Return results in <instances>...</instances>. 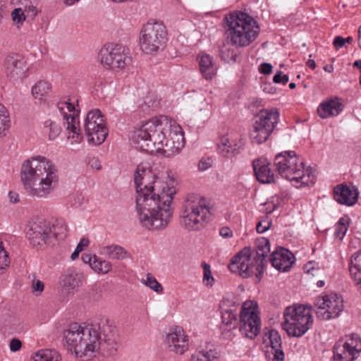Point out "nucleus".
I'll use <instances>...</instances> for the list:
<instances>
[{
  "instance_id": "obj_1",
  "label": "nucleus",
  "mask_w": 361,
  "mask_h": 361,
  "mask_svg": "<svg viewBox=\"0 0 361 361\" xmlns=\"http://www.w3.org/2000/svg\"><path fill=\"white\" fill-rule=\"evenodd\" d=\"M134 180L140 224L149 230L164 228L172 218L171 203L176 193L173 183L159 180L147 164L137 166Z\"/></svg>"
},
{
  "instance_id": "obj_2",
  "label": "nucleus",
  "mask_w": 361,
  "mask_h": 361,
  "mask_svg": "<svg viewBox=\"0 0 361 361\" xmlns=\"http://www.w3.org/2000/svg\"><path fill=\"white\" fill-rule=\"evenodd\" d=\"M132 139L142 151L162 152L166 157L178 154L185 145L180 126L164 116L144 123L133 132Z\"/></svg>"
},
{
  "instance_id": "obj_3",
  "label": "nucleus",
  "mask_w": 361,
  "mask_h": 361,
  "mask_svg": "<svg viewBox=\"0 0 361 361\" xmlns=\"http://www.w3.org/2000/svg\"><path fill=\"white\" fill-rule=\"evenodd\" d=\"M20 179L27 195L44 198L54 190L59 182V176L56 166L50 160L38 156L24 161Z\"/></svg>"
},
{
  "instance_id": "obj_4",
  "label": "nucleus",
  "mask_w": 361,
  "mask_h": 361,
  "mask_svg": "<svg viewBox=\"0 0 361 361\" xmlns=\"http://www.w3.org/2000/svg\"><path fill=\"white\" fill-rule=\"evenodd\" d=\"M116 329L107 319H102L98 324H88L85 335L75 356L90 360L100 348L109 353L116 350Z\"/></svg>"
},
{
  "instance_id": "obj_5",
  "label": "nucleus",
  "mask_w": 361,
  "mask_h": 361,
  "mask_svg": "<svg viewBox=\"0 0 361 361\" xmlns=\"http://www.w3.org/2000/svg\"><path fill=\"white\" fill-rule=\"evenodd\" d=\"M269 252V241L262 238L258 240L256 250L243 248L232 259L228 268L243 277L246 278L252 274L258 276L263 271L264 262Z\"/></svg>"
},
{
  "instance_id": "obj_6",
  "label": "nucleus",
  "mask_w": 361,
  "mask_h": 361,
  "mask_svg": "<svg viewBox=\"0 0 361 361\" xmlns=\"http://www.w3.org/2000/svg\"><path fill=\"white\" fill-rule=\"evenodd\" d=\"M227 34L233 44L238 47L249 45L257 36L259 27L256 21L243 12H236L226 18Z\"/></svg>"
},
{
  "instance_id": "obj_7",
  "label": "nucleus",
  "mask_w": 361,
  "mask_h": 361,
  "mask_svg": "<svg viewBox=\"0 0 361 361\" xmlns=\"http://www.w3.org/2000/svg\"><path fill=\"white\" fill-rule=\"evenodd\" d=\"M274 165L279 173L290 181L300 183L301 185L314 183V174L311 168L305 171L303 161L294 152H285L275 157Z\"/></svg>"
},
{
  "instance_id": "obj_8",
  "label": "nucleus",
  "mask_w": 361,
  "mask_h": 361,
  "mask_svg": "<svg viewBox=\"0 0 361 361\" xmlns=\"http://www.w3.org/2000/svg\"><path fill=\"white\" fill-rule=\"evenodd\" d=\"M282 328L288 336L300 337L305 334L313 323L311 306L294 305L286 308Z\"/></svg>"
},
{
  "instance_id": "obj_9",
  "label": "nucleus",
  "mask_w": 361,
  "mask_h": 361,
  "mask_svg": "<svg viewBox=\"0 0 361 361\" xmlns=\"http://www.w3.org/2000/svg\"><path fill=\"white\" fill-rule=\"evenodd\" d=\"M209 215L205 199L190 195L185 200L180 216V224L186 229L198 230L204 226Z\"/></svg>"
},
{
  "instance_id": "obj_10",
  "label": "nucleus",
  "mask_w": 361,
  "mask_h": 361,
  "mask_svg": "<svg viewBox=\"0 0 361 361\" xmlns=\"http://www.w3.org/2000/svg\"><path fill=\"white\" fill-rule=\"evenodd\" d=\"M78 100L63 99L58 102L57 107L63 116L64 134L71 145L79 144L83 140L80 133Z\"/></svg>"
},
{
  "instance_id": "obj_11",
  "label": "nucleus",
  "mask_w": 361,
  "mask_h": 361,
  "mask_svg": "<svg viewBox=\"0 0 361 361\" xmlns=\"http://www.w3.org/2000/svg\"><path fill=\"white\" fill-rule=\"evenodd\" d=\"M166 36L167 31L162 23L148 22L140 32V48L148 54L156 53L164 47Z\"/></svg>"
},
{
  "instance_id": "obj_12",
  "label": "nucleus",
  "mask_w": 361,
  "mask_h": 361,
  "mask_svg": "<svg viewBox=\"0 0 361 361\" xmlns=\"http://www.w3.org/2000/svg\"><path fill=\"white\" fill-rule=\"evenodd\" d=\"M84 130L90 144L99 145L104 142L108 130L104 116L99 110L88 112L85 119Z\"/></svg>"
},
{
  "instance_id": "obj_13",
  "label": "nucleus",
  "mask_w": 361,
  "mask_h": 361,
  "mask_svg": "<svg viewBox=\"0 0 361 361\" xmlns=\"http://www.w3.org/2000/svg\"><path fill=\"white\" fill-rule=\"evenodd\" d=\"M258 314L256 302L246 301L243 303L240 314L239 331L245 337L253 339L259 333L260 319Z\"/></svg>"
},
{
  "instance_id": "obj_14",
  "label": "nucleus",
  "mask_w": 361,
  "mask_h": 361,
  "mask_svg": "<svg viewBox=\"0 0 361 361\" xmlns=\"http://www.w3.org/2000/svg\"><path fill=\"white\" fill-rule=\"evenodd\" d=\"M99 59L103 66L114 71L123 69L130 62L126 49L118 44L104 46Z\"/></svg>"
},
{
  "instance_id": "obj_15",
  "label": "nucleus",
  "mask_w": 361,
  "mask_h": 361,
  "mask_svg": "<svg viewBox=\"0 0 361 361\" xmlns=\"http://www.w3.org/2000/svg\"><path fill=\"white\" fill-rule=\"evenodd\" d=\"M316 314L321 320H329L337 317L343 309V301L336 293L319 296L316 299Z\"/></svg>"
},
{
  "instance_id": "obj_16",
  "label": "nucleus",
  "mask_w": 361,
  "mask_h": 361,
  "mask_svg": "<svg viewBox=\"0 0 361 361\" xmlns=\"http://www.w3.org/2000/svg\"><path fill=\"white\" fill-rule=\"evenodd\" d=\"M26 235L34 247H43L51 239V222L44 219L30 221L27 225Z\"/></svg>"
},
{
  "instance_id": "obj_17",
  "label": "nucleus",
  "mask_w": 361,
  "mask_h": 361,
  "mask_svg": "<svg viewBox=\"0 0 361 361\" xmlns=\"http://www.w3.org/2000/svg\"><path fill=\"white\" fill-rule=\"evenodd\" d=\"M361 353V338L352 334L345 342L339 341L334 347V361H354Z\"/></svg>"
},
{
  "instance_id": "obj_18",
  "label": "nucleus",
  "mask_w": 361,
  "mask_h": 361,
  "mask_svg": "<svg viewBox=\"0 0 361 361\" xmlns=\"http://www.w3.org/2000/svg\"><path fill=\"white\" fill-rule=\"evenodd\" d=\"M166 342L170 350L176 355H183L188 350V336L181 326L171 327L166 334Z\"/></svg>"
},
{
  "instance_id": "obj_19",
  "label": "nucleus",
  "mask_w": 361,
  "mask_h": 361,
  "mask_svg": "<svg viewBox=\"0 0 361 361\" xmlns=\"http://www.w3.org/2000/svg\"><path fill=\"white\" fill-rule=\"evenodd\" d=\"M87 327L88 324L75 322L69 324L63 332V338L66 346L75 355L82 341Z\"/></svg>"
},
{
  "instance_id": "obj_20",
  "label": "nucleus",
  "mask_w": 361,
  "mask_h": 361,
  "mask_svg": "<svg viewBox=\"0 0 361 361\" xmlns=\"http://www.w3.org/2000/svg\"><path fill=\"white\" fill-rule=\"evenodd\" d=\"M216 146L220 154L231 156L243 146V140L240 135L233 133L220 134L216 140Z\"/></svg>"
},
{
  "instance_id": "obj_21",
  "label": "nucleus",
  "mask_w": 361,
  "mask_h": 361,
  "mask_svg": "<svg viewBox=\"0 0 361 361\" xmlns=\"http://www.w3.org/2000/svg\"><path fill=\"white\" fill-rule=\"evenodd\" d=\"M358 195V190L354 185L339 184L334 189V197L341 204L354 205L357 202Z\"/></svg>"
},
{
  "instance_id": "obj_22",
  "label": "nucleus",
  "mask_w": 361,
  "mask_h": 361,
  "mask_svg": "<svg viewBox=\"0 0 361 361\" xmlns=\"http://www.w3.org/2000/svg\"><path fill=\"white\" fill-rule=\"evenodd\" d=\"M6 71L9 77L14 80H21L27 71L26 61L18 54H11L6 58Z\"/></svg>"
},
{
  "instance_id": "obj_23",
  "label": "nucleus",
  "mask_w": 361,
  "mask_h": 361,
  "mask_svg": "<svg viewBox=\"0 0 361 361\" xmlns=\"http://www.w3.org/2000/svg\"><path fill=\"white\" fill-rule=\"evenodd\" d=\"M271 262L274 267L279 271H286L294 262L293 255L286 249L280 248L275 250L271 258Z\"/></svg>"
},
{
  "instance_id": "obj_24",
  "label": "nucleus",
  "mask_w": 361,
  "mask_h": 361,
  "mask_svg": "<svg viewBox=\"0 0 361 361\" xmlns=\"http://www.w3.org/2000/svg\"><path fill=\"white\" fill-rule=\"evenodd\" d=\"M253 168L257 180L262 183L274 182V174L270 169V162L264 158L253 161Z\"/></svg>"
},
{
  "instance_id": "obj_25",
  "label": "nucleus",
  "mask_w": 361,
  "mask_h": 361,
  "mask_svg": "<svg viewBox=\"0 0 361 361\" xmlns=\"http://www.w3.org/2000/svg\"><path fill=\"white\" fill-rule=\"evenodd\" d=\"M264 341L270 345L269 353L274 355L276 361H283L284 354L281 348V338L279 332L276 330H270L265 334Z\"/></svg>"
},
{
  "instance_id": "obj_26",
  "label": "nucleus",
  "mask_w": 361,
  "mask_h": 361,
  "mask_svg": "<svg viewBox=\"0 0 361 361\" xmlns=\"http://www.w3.org/2000/svg\"><path fill=\"white\" fill-rule=\"evenodd\" d=\"M343 109V104L338 98L331 99L319 104L317 112L322 118L338 115Z\"/></svg>"
},
{
  "instance_id": "obj_27",
  "label": "nucleus",
  "mask_w": 361,
  "mask_h": 361,
  "mask_svg": "<svg viewBox=\"0 0 361 361\" xmlns=\"http://www.w3.org/2000/svg\"><path fill=\"white\" fill-rule=\"evenodd\" d=\"M349 271L355 287L361 293V250L351 256Z\"/></svg>"
},
{
  "instance_id": "obj_28",
  "label": "nucleus",
  "mask_w": 361,
  "mask_h": 361,
  "mask_svg": "<svg viewBox=\"0 0 361 361\" xmlns=\"http://www.w3.org/2000/svg\"><path fill=\"white\" fill-rule=\"evenodd\" d=\"M279 118V112L276 109H262L256 116L257 122L264 125L272 130H274Z\"/></svg>"
},
{
  "instance_id": "obj_29",
  "label": "nucleus",
  "mask_w": 361,
  "mask_h": 361,
  "mask_svg": "<svg viewBox=\"0 0 361 361\" xmlns=\"http://www.w3.org/2000/svg\"><path fill=\"white\" fill-rule=\"evenodd\" d=\"M237 328V319L231 311H226L222 314V324L221 329L222 334L226 338H232V331Z\"/></svg>"
},
{
  "instance_id": "obj_30",
  "label": "nucleus",
  "mask_w": 361,
  "mask_h": 361,
  "mask_svg": "<svg viewBox=\"0 0 361 361\" xmlns=\"http://www.w3.org/2000/svg\"><path fill=\"white\" fill-rule=\"evenodd\" d=\"M201 73L207 80H212L216 73L212 57L208 54H202L198 58Z\"/></svg>"
},
{
  "instance_id": "obj_31",
  "label": "nucleus",
  "mask_w": 361,
  "mask_h": 361,
  "mask_svg": "<svg viewBox=\"0 0 361 361\" xmlns=\"http://www.w3.org/2000/svg\"><path fill=\"white\" fill-rule=\"evenodd\" d=\"M273 131L269 126L267 128L264 125L255 121L251 132V137L254 142L261 144L267 140Z\"/></svg>"
},
{
  "instance_id": "obj_32",
  "label": "nucleus",
  "mask_w": 361,
  "mask_h": 361,
  "mask_svg": "<svg viewBox=\"0 0 361 361\" xmlns=\"http://www.w3.org/2000/svg\"><path fill=\"white\" fill-rule=\"evenodd\" d=\"M100 253L110 259H123L126 257L127 252L118 245H111L101 248Z\"/></svg>"
},
{
  "instance_id": "obj_33",
  "label": "nucleus",
  "mask_w": 361,
  "mask_h": 361,
  "mask_svg": "<svg viewBox=\"0 0 361 361\" xmlns=\"http://www.w3.org/2000/svg\"><path fill=\"white\" fill-rule=\"evenodd\" d=\"M51 238L63 240L68 233V226L63 219H56L51 222Z\"/></svg>"
},
{
  "instance_id": "obj_34",
  "label": "nucleus",
  "mask_w": 361,
  "mask_h": 361,
  "mask_svg": "<svg viewBox=\"0 0 361 361\" xmlns=\"http://www.w3.org/2000/svg\"><path fill=\"white\" fill-rule=\"evenodd\" d=\"M51 89V85L46 81H39L32 87V96L37 99H42L47 96Z\"/></svg>"
},
{
  "instance_id": "obj_35",
  "label": "nucleus",
  "mask_w": 361,
  "mask_h": 361,
  "mask_svg": "<svg viewBox=\"0 0 361 361\" xmlns=\"http://www.w3.org/2000/svg\"><path fill=\"white\" fill-rule=\"evenodd\" d=\"M37 361H61V356L53 349H43L35 353L34 357Z\"/></svg>"
},
{
  "instance_id": "obj_36",
  "label": "nucleus",
  "mask_w": 361,
  "mask_h": 361,
  "mask_svg": "<svg viewBox=\"0 0 361 361\" xmlns=\"http://www.w3.org/2000/svg\"><path fill=\"white\" fill-rule=\"evenodd\" d=\"M217 353L215 350H199L191 355L190 361H216Z\"/></svg>"
},
{
  "instance_id": "obj_37",
  "label": "nucleus",
  "mask_w": 361,
  "mask_h": 361,
  "mask_svg": "<svg viewBox=\"0 0 361 361\" xmlns=\"http://www.w3.org/2000/svg\"><path fill=\"white\" fill-rule=\"evenodd\" d=\"M91 268L98 274H107L111 269V264L109 262L94 256V261L91 262Z\"/></svg>"
},
{
  "instance_id": "obj_38",
  "label": "nucleus",
  "mask_w": 361,
  "mask_h": 361,
  "mask_svg": "<svg viewBox=\"0 0 361 361\" xmlns=\"http://www.w3.org/2000/svg\"><path fill=\"white\" fill-rule=\"evenodd\" d=\"M9 114L6 107L0 104V137L6 135L10 128Z\"/></svg>"
},
{
  "instance_id": "obj_39",
  "label": "nucleus",
  "mask_w": 361,
  "mask_h": 361,
  "mask_svg": "<svg viewBox=\"0 0 361 361\" xmlns=\"http://www.w3.org/2000/svg\"><path fill=\"white\" fill-rule=\"evenodd\" d=\"M82 275L75 272L68 273L63 277V285L71 288L79 287L82 285Z\"/></svg>"
},
{
  "instance_id": "obj_40",
  "label": "nucleus",
  "mask_w": 361,
  "mask_h": 361,
  "mask_svg": "<svg viewBox=\"0 0 361 361\" xmlns=\"http://www.w3.org/2000/svg\"><path fill=\"white\" fill-rule=\"evenodd\" d=\"M349 222L350 220L346 216L342 217L339 219L334 232L336 238H338L339 240H341L343 238L348 231Z\"/></svg>"
},
{
  "instance_id": "obj_41",
  "label": "nucleus",
  "mask_w": 361,
  "mask_h": 361,
  "mask_svg": "<svg viewBox=\"0 0 361 361\" xmlns=\"http://www.w3.org/2000/svg\"><path fill=\"white\" fill-rule=\"evenodd\" d=\"M45 127L49 128L48 135L49 140H54L61 134L62 128L56 121L47 120L44 123Z\"/></svg>"
},
{
  "instance_id": "obj_42",
  "label": "nucleus",
  "mask_w": 361,
  "mask_h": 361,
  "mask_svg": "<svg viewBox=\"0 0 361 361\" xmlns=\"http://www.w3.org/2000/svg\"><path fill=\"white\" fill-rule=\"evenodd\" d=\"M220 57L226 62H229L231 60H235V54L234 50L231 48L229 44H224L219 49Z\"/></svg>"
},
{
  "instance_id": "obj_43",
  "label": "nucleus",
  "mask_w": 361,
  "mask_h": 361,
  "mask_svg": "<svg viewBox=\"0 0 361 361\" xmlns=\"http://www.w3.org/2000/svg\"><path fill=\"white\" fill-rule=\"evenodd\" d=\"M201 266L203 269V283L205 286L212 287L214 283V279L212 276L210 265L202 262Z\"/></svg>"
},
{
  "instance_id": "obj_44",
  "label": "nucleus",
  "mask_w": 361,
  "mask_h": 361,
  "mask_svg": "<svg viewBox=\"0 0 361 361\" xmlns=\"http://www.w3.org/2000/svg\"><path fill=\"white\" fill-rule=\"evenodd\" d=\"M10 259L8 252L5 250L3 243L0 240V273L8 268Z\"/></svg>"
},
{
  "instance_id": "obj_45",
  "label": "nucleus",
  "mask_w": 361,
  "mask_h": 361,
  "mask_svg": "<svg viewBox=\"0 0 361 361\" xmlns=\"http://www.w3.org/2000/svg\"><path fill=\"white\" fill-rule=\"evenodd\" d=\"M11 18L14 23L19 27L21 25L26 19V16L23 11L22 8H15L11 12Z\"/></svg>"
},
{
  "instance_id": "obj_46",
  "label": "nucleus",
  "mask_w": 361,
  "mask_h": 361,
  "mask_svg": "<svg viewBox=\"0 0 361 361\" xmlns=\"http://www.w3.org/2000/svg\"><path fill=\"white\" fill-rule=\"evenodd\" d=\"M304 271L305 273L312 275V276H319L322 273L318 264L315 262H309L304 266Z\"/></svg>"
},
{
  "instance_id": "obj_47",
  "label": "nucleus",
  "mask_w": 361,
  "mask_h": 361,
  "mask_svg": "<svg viewBox=\"0 0 361 361\" xmlns=\"http://www.w3.org/2000/svg\"><path fill=\"white\" fill-rule=\"evenodd\" d=\"M145 283L157 293L162 290V287L160 283L149 274H147Z\"/></svg>"
},
{
  "instance_id": "obj_48",
  "label": "nucleus",
  "mask_w": 361,
  "mask_h": 361,
  "mask_svg": "<svg viewBox=\"0 0 361 361\" xmlns=\"http://www.w3.org/2000/svg\"><path fill=\"white\" fill-rule=\"evenodd\" d=\"M44 289V284L39 280H34L32 283V292L36 296H39Z\"/></svg>"
},
{
  "instance_id": "obj_49",
  "label": "nucleus",
  "mask_w": 361,
  "mask_h": 361,
  "mask_svg": "<svg viewBox=\"0 0 361 361\" xmlns=\"http://www.w3.org/2000/svg\"><path fill=\"white\" fill-rule=\"evenodd\" d=\"M271 226V222L269 221H260L257 223L256 226V230L258 233H262L267 231Z\"/></svg>"
},
{
  "instance_id": "obj_50",
  "label": "nucleus",
  "mask_w": 361,
  "mask_h": 361,
  "mask_svg": "<svg viewBox=\"0 0 361 361\" xmlns=\"http://www.w3.org/2000/svg\"><path fill=\"white\" fill-rule=\"evenodd\" d=\"M273 80L275 83H281V82L283 85H285L288 81V75H283L282 71H279L274 76Z\"/></svg>"
},
{
  "instance_id": "obj_51",
  "label": "nucleus",
  "mask_w": 361,
  "mask_h": 361,
  "mask_svg": "<svg viewBox=\"0 0 361 361\" xmlns=\"http://www.w3.org/2000/svg\"><path fill=\"white\" fill-rule=\"evenodd\" d=\"M212 161L211 159H202L198 164V168L200 171H206L212 166Z\"/></svg>"
},
{
  "instance_id": "obj_52",
  "label": "nucleus",
  "mask_w": 361,
  "mask_h": 361,
  "mask_svg": "<svg viewBox=\"0 0 361 361\" xmlns=\"http://www.w3.org/2000/svg\"><path fill=\"white\" fill-rule=\"evenodd\" d=\"M22 346L21 341L17 338H13L10 342V349L13 352L18 351Z\"/></svg>"
},
{
  "instance_id": "obj_53",
  "label": "nucleus",
  "mask_w": 361,
  "mask_h": 361,
  "mask_svg": "<svg viewBox=\"0 0 361 361\" xmlns=\"http://www.w3.org/2000/svg\"><path fill=\"white\" fill-rule=\"evenodd\" d=\"M272 66L270 63H264L260 66L259 71L263 74H269L271 72Z\"/></svg>"
},
{
  "instance_id": "obj_54",
  "label": "nucleus",
  "mask_w": 361,
  "mask_h": 361,
  "mask_svg": "<svg viewBox=\"0 0 361 361\" xmlns=\"http://www.w3.org/2000/svg\"><path fill=\"white\" fill-rule=\"evenodd\" d=\"M333 44L336 49L341 48L345 44L344 38L341 36H336L334 39Z\"/></svg>"
},
{
  "instance_id": "obj_55",
  "label": "nucleus",
  "mask_w": 361,
  "mask_h": 361,
  "mask_svg": "<svg viewBox=\"0 0 361 361\" xmlns=\"http://www.w3.org/2000/svg\"><path fill=\"white\" fill-rule=\"evenodd\" d=\"M25 11L27 13L28 15H30L31 16L33 17L37 14V9L35 6L32 5L26 6Z\"/></svg>"
},
{
  "instance_id": "obj_56",
  "label": "nucleus",
  "mask_w": 361,
  "mask_h": 361,
  "mask_svg": "<svg viewBox=\"0 0 361 361\" xmlns=\"http://www.w3.org/2000/svg\"><path fill=\"white\" fill-rule=\"evenodd\" d=\"M89 243L90 242L88 239L82 238L77 245L76 249L82 252L83 249L89 245Z\"/></svg>"
},
{
  "instance_id": "obj_57",
  "label": "nucleus",
  "mask_w": 361,
  "mask_h": 361,
  "mask_svg": "<svg viewBox=\"0 0 361 361\" xmlns=\"http://www.w3.org/2000/svg\"><path fill=\"white\" fill-rule=\"evenodd\" d=\"M220 235L224 238H229L232 236L233 233L228 228L225 227L221 229Z\"/></svg>"
},
{
  "instance_id": "obj_58",
  "label": "nucleus",
  "mask_w": 361,
  "mask_h": 361,
  "mask_svg": "<svg viewBox=\"0 0 361 361\" xmlns=\"http://www.w3.org/2000/svg\"><path fill=\"white\" fill-rule=\"evenodd\" d=\"M8 197H9L10 202L12 203H17L19 202V195L18 193H16L15 192H12V191L9 192Z\"/></svg>"
},
{
  "instance_id": "obj_59",
  "label": "nucleus",
  "mask_w": 361,
  "mask_h": 361,
  "mask_svg": "<svg viewBox=\"0 0 361 361\" xmlns=\"http://www.w3.org/2000/svg\"><path fill=\"white\" fill-rule=\"evenodd\" d=\"M94 256L90 255H83L82 259L85 263H88L91 266V262L94 261Z\"/></svg>"
},
{
  "instance_id": "obj_60",
  "label": "nucleus",
  "mask_w": 361,
  "mask_h": 361,
  "mask_svg": "<svg viewBox=\"0 0 361 361\" xmlns=\"http://www.w3.org/2000/svg\"><path fill=\"white\" fill-rule=\"evenodd\" d=\"M307 66L312 69H314L316 68L315 61L312 59H309L307 61Z\"/></svg>"
},
{
  "instance_id": "obj_61",
  "label": "nucleus",
  "mask_w": 361,
  "mask_h": 361,
  "mask_svg": "<svg viewBox=\"0 0 361 361\" xmlns=\"http://www.w3.org/2000/svg\"><path fill=\"white\" fill-rule=\"evenodd\" d=\"M357 33H358V37H357L358 47L361 49V25L358 28Z\"/></svg>"
},
{
  "instance_id": "obj_62",
  "label": "nucleus",
  "mask_w": 361,
  "mask_h": 361,
  "mask_svg": "<svg viewBox=\"0 0 361 361\" xmlns=\"http://www.w3.org/2000/svg\"><path fill=\"white\" fill-rule=\"evenodd\" d=\"M80 252V251H79L78 250L75 249V250L71 255V259L73 260H74L76 258H78Z\"/></svg>"
},
{
  "instance_id": "obj_63",
  "label": "nucleus",
  "mask_w": 361,
  "mask_h": 361,
  "mask_svg": "<svg viewBox=\"0 0 361 361\" xmlns=\"http://www.w3.org/2000/svg\"><path fill=\"white\" fill-rule=\"evenodd\" d=\"M324 70L325 71H326V72L331 73V72L333 71V70H334V68H333V66H331V65H330V66H328V65H327V66H325L324 67Z\"/></svg>"
},
{
  "instance_id": "obj_64",
  "label": "nucleus",
  "mask_w": 361,
  "mask_h": 361,
  "mask_svg": "<svg viewBox=\"0 0 361 361\" xmlns=\"http://www.w3.org/2000/svg\"><path fill=\"white\" fill-rule=\"evenodd\" d=\"M353 66L357 67L358 68H361V60L355 61V63H353Z\"/></svg>"
}]
</instances>
